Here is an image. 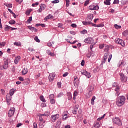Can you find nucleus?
<instances>
[{
    "label": "nucleus",
    "mask_w": 128,
    "mask_h": 128,
    "mask_svg": "<svg viewBox=\"0 0 128 128\" xmlns=\"http://www.w3.org/2000/svg\"><path fill=\"white\" fill-rule=\"evenodd\" d=\"M91 56H92V52H88L86 54L87 58H90Z\"/></svg>",
    "instance_id": "nucleus-47"
},
{
    "label": "nucleus",
    "mask_w": 128,
    "mask_h": 128,
    "mask_svg": "<svg viewBox=\"0 0 128 128\" xmlns=\"http://www.w3.org/2000/svg\"><path fill=\"white\" fill-rule=\"evenodd\" d=\"M84 42H86V44H94V39L90 37H88V38H86L84 40Z\"/></svg>",
    "instance_id": "nucleus-9"
},
{
    "label": "nucleus",
    "mask_w": 128,
    "mask_h": 128,
    "mask_svg": "<svg viewBox=\"0 0 128 128\" xmlns=\"http://www.w3.org/2000/svg\"><path fill=\"white\" fill-rule=\"evenodd\" d=\"M58 28H62V23H59L58 24Z\"/></svg>",
    "instance_id": "nucleus-62"
},
{
    "label": "nucleus",
    "mask_w": 128,
    "mask_h": 128,
    "mask_svg": "<svg viewBox=\"0 0 128 128\" xmlns=\"http://www.w3.org/2000/svg\"><path fill=\"white\" fill-rule=\"evenodd\" d=\"M6 100L8 106H10V100H12V96L10 94H7L6 96Z\"/></svg>",
    "instance_id": "nucleus-12"
},
{
    "label": "nucleus",
    "mask_w": 128,
    "mask_h": 128,
    "mask_svg": "<svg viewBox=\"0 0 128 128\" xmlns=\"http://www.w3.org/2000/svg\"><path fill=\"white\" fill-rule=\"evenodd\" d=\"M112 55L110 54L108 58V62H110V60H112Z\"/></svg>",
    "instance_id": "nucleus-48"
},
{
    "label": "nucleus",
    "mask_w": 128,
    "mask_h": 128,
    "mask_svg": "<svg viewBox=\"0 0 128 128\" xmlns=\"http://www.w3.org/2000/svg\"><path fill=\"white\" fill-rule=\"evenodd\" d=\"M94 88L92 85H90L87 88V90L88 92L87 93V96L88 98H90L92 96V91L94 90Z\"/></svg>",
    "instance_id": "nucleus-2"
},
{
    "label": "nucleus",
    "mask_w": 128,
    "mask_h": 128,
    "mask_svg": "<svg viewBox=\"0 0 128 128\" xmlns=\"http://www.w3.org/2000/svg\"><path fill=\"white\" fill-rule=\"evenodd\" d=\"M20 56H18L15 58V60H14V64H18V62H20Z\"/></svg>",
    "instance_id": "nucleus-14"
},
{
    "label": "nucleus",
    "mask_w": 128,
    "mask_h": 128,
    "mask_svg": "<svg viewBox=\"0 0 128 128\" xmlns=\"http://www.w3.org/2000/svg\"><path fill=\"white\" fill-rule=\"evenodd\" d=\"M24 84H26V86H28L30 82V79L28 78H27L25 79L24 81Z\"/></svg>",
    "instance_id": "nucleus-22"
},
{
    "label": "nucleus",
    "mask_w": 128,
    "mask_h": 128,
    "mask_svg": "<svg viewBox=\"0 0 128 128\" xmlns=\"http://www.w3.org/2000/svg\"><path fill=\"white\" fill-rule=\"evenodd\" d=\"M90 4V0H86L85 1L84 6H86Z\"/></svg>",
    "instance_id": "nucleus-38"
},
{
    "label": "nucleus",
    "mask_w": 128,
    "mask_h": 128,
    "mask_svg": "<svg viewBox=\"0 0 128 128\" xmlns=\"http://www.w3.org/2000/svg\"><path fill=\"white\" fill-rule=\"evenodd\" d=\"M14 90L12 89L11 90H10V96H14Z\"/></svg>",
    "instance_id": "nucleus-34"
},
{
    "label": "nucleus",
    "mask_w": 128,
    "mask_h": 128,
    "mask_svg": "<svg viewBox=\"0 0 128 128\" xmlns=\"http://www.w3.org/2000/svg\"><path fill=\"white\" fill-rule=\"evenodd\" d=\"M78 112V108H76L73 110V114H76V112Z\"/></svg>",
    "instance_id": "nucleus-46"
},
{
    "label": "nucleus",
    "mask_w": 128,
    "mask_h": 128,
    "mask_svg": "<svg viewBox=\"0 0 128 128\" xmlns=\"http://www.w3.org/2000/svg\"><path fill=\"white\" fill-rule=\"evenodd\" d=\"M82 24L84 26H88V24H92V22L89 21H82Z\"/></svg>",
    "instance_id": "nucleus-18"
},
{
    "label": "nucleus",
    "mask_w": 128,
    "mask_h": 128,
    "mask_svg": "<svg viewBox=\"0 0 128 128\" xmlns=\"http://www.w3.org/2000/svg\"><path fill=\"white\" fill-rule=\"evenodd\" d=\"M50 104H56V100H54V99H52L51 100H50Z\"/></svg>",
    "instance_id": "nucleus-44"
},
{
    "label": "nucleus",
    "mask_w": 128,
    "mask_h": 128,
    "mask_svg": "<svg viewBox=\"0 0 128 128\" xmlns=\"http://www.w3.org/2000/svg\"><path fill=\"white\" fill-rule=\"evenodd\" d=\"M0 46H6V42H0Z\"/></svg>",
    "instance_id": "nucleus-56"
},
{
    "label": "nucleus",
    "mask_w": 128,
    "mask_h": 128,
    "mask_svg": "<svg viewBox=\"0 0 128 128\" xmlns=\"http://www.w3.org/2000/svg\"><path fill=\"white\" fill-rule=\"evenodd\" d=\"M28 68H24L22 70V74H23V76H24V74H28Z\"/></svg>",
    "instance_id": "nucleus-23"
},
{
    "label": "nucleus",
    "mask_w": 128,
    "mask_h": 128,
    "mask_svg": "<svg viewBox=\"0 0 128 128\" xmlns=\"http://www.w3.org/2000/svg\"><path fill=\"white\" fill-rule=\"evenodd\" d=\"M8 68V60H6V61H4V63L3 64V68L4 70H6Z\"/></svg>",
    "instance_id": "nucleus-13"
},
{
    "label": "nucleus",
    "mask_w": 128,
    "mask_h": 128,
    "mask_svg": "<svg viewBox=\"0 0 128 128\" xmlns=\"http://www.w3.org/2000/svg\"><path fill=\"white\" fill-rule=\"evenodd\" d=\"M88 8L90 10H98L100 7L98 5L94 6L92 4L89 6Z\"/></svg>",
    "instance_id": "nucleus-5"
},
{
    "label": "nucleus",
    "mask_w": 128,
    "mask_h": 128,
    "mask_svg": "<svg viewBox=\"0 0 128 128\" xmlns=\"http://www.w3.org/2000/svg\"><path fill=\"white\" fill-rule=\"evenodd\" d=\"M32 20V17L30 16L29 18L27 20L28 23V24H30V22Z\"/></svg>",
    "instance_id": "nucleus-37"
},
{
    "label": "nucleus",
    "mask_w": 128,
    "mask_h": 128,
    "mask_svg": "<svg viewBox=\"0 0 128 128\" xmlns=\"http://www.w3.org/2000/svg\"><path fill=\"white\" fill-rule=\"evenodd\" d=\"M68 118V114H63L62 120H66Z\"/></svg>",
    "instance_id": "nucleus-20"
},
{
    "label": "nucleus",
    "mask_w": 128,
    "mask_h": 128,
    "mask_svg": "<svg viewBox=\"0 0 128 128\" xmlns=\"http://www.w3.org/2000/svg\"><path fill=\"white\" fill-rule=\"evenodd\" d=\"M62 96H64V93L61 92L57 95V98H62Z\"/></svg>",
    "instance_id": "nucleus-40"
},
{
    "label": "nucleus",
    "mask_w": 128,
    "mask_h": 128,
    "mask_svg": "<svg viewBox=\"0 0 128 128\" xmlns=\"http://www.w3.org/2000/svg\"><path fill=\"white\" fill-rule=\"evenodd\" d=\"M114 27L115 28H116V30H118V28H122V26H118V24H115L114 25Z\"/></svg>",
    "instance_id": "nucleus-30"
},
{
    "label": "nucleus",
    "mask_w": 128,
    "mask_h": 128,
    "mask_svg": "<svg viewBox=\"0 0 128 128\" xmlns=\"http://www.w3.org/2000/svg\"><path fill=\"white\" fill-rule=\"evenodd\" d=\"M92 18H94V14H88L86 17L87 22H92Z\"/></svg>",
    "instance_id": "nucleus-11"
},
{
    "label": "nucleus",
    "mask_w": 128,
    "mask_h": 128,
    "mask_svg": "<svg viewBox=\"0 0 128 128\" xmlns=\"http://www.w3.org/2000/svg\"><path fill=\"white\" fill-rule=\"evenodd\" d=\"M48 78L50 82H52V80H54V74H50Z\"/></svg>",
    "instance_id": "nucleus-15"
},
{
    "label": "nucleus",
    "mask_w": 128,
    "mask_h": 128,
    "mask_svg": "<svg viewBox=\"0 0 128 128\" xmlns=\"http://www.w3.org/2000/svg\"><path fill=\"white\" fill-rule=\"evenodd\" d=\"M115 90L116 92H120V87L118 86H116V88H115Z\"/></svg>",
    "instance_id": "nucleus-60"
},
{
    "label": "nucleus",
    "mask_w": 128,
    "mask_h": 128,
    "mask_svg": "<svg viewBox=\"0 0 128 128\" xmlns=\"http://www.w3.org/2000/svg\"><path fill=\"white\" fill-rule=\"evenodd\" d=\"M40 8H42V10H44V8H46V4H42L41 5H40Z\"/></svg>",
    "instance_id": "nucleus-41"
},
{
    "label": "nucleus",
    "mask_w": 128,
    "mask_h": 128,
    "mask_svg": "<svg viewBox=\"0 0 128 128\" xmlns=\"http://www.w3.org/2000/svg\"><path fill=\"white\" fill-rule=\"evenodd\" d=\"M18 80H20V82H24V78H22V76H19Z\"/></svg>",
    "instance_id": "nucleus-58"
},
{
    "label": "nucleus",
    "mask_w": 128,
    "mask_h": 128,
    "mask_svg": "<svg viewBox=\"0 0 128 128\" xmlns=\"http://www.w3.org/2000/svg\"><path fill=\"white\" fill-rule=\"evenodd\" d=\"M52 4H58L60 2V0H54L52 2Z\"/></svg>",
    "instance_id": "nucleus-54"
},
{
    "label": "nucleus",
    "mask_w": 128,
    "mask_h": 128,
    "mask_svg": "<svg viewBox=\"0 0 128 128\" xmlns=\"http://www.w3.org/2000/svg\"><path fill=\"white\" fill-rule=\"evenodd\" d=\"M67 96H68V100H72V94L70 92L67 93Z\"/></svg>",
    "instance_id": "nucleus-28"
},
{
    "label": "nucleus",
    "mask_w": 128,
    "mask_h": 128,
    "mask_svg": "<svg viewBox=\"0 0 128 128\" xmlns=\"http://www.w3.org/2000/svg\"><path fill=\"white\" fill-rule=\"evenodd\" d=\"M8 24H15L16 20H10V21H9Z\"/></svg>",
    "instance_id": "nucleus-27"
},
{
    "label": "nucleus",
    "mask_w": 128,
    "mask_h": 128,
    "mask_svg": "<svg viewBox=\"0 0 128 128\" xmlns=\"http://www.w3.org/2000/svg\"><path fill=\"white\" fill-rule=\"evenodd\" d=\"M49 114H46V113H44V114H40V116H48Z\"/></svg>",
    "instance_id": "nucleus-49"
},
{
    "label": "nucleus",
    "mask_w": 128,
    "mask_h": 128,
    "mask_svg": "<svg viewBox=\"0 0 128 128\" xmlns=\"http://www.w3.org/2000/svg\"><path fill=\"white\" fill-rule=\"evenodd\" d=\"M34 40L36 42H40V39H38V36H36L34 38Z\"/></svg>",
    "instance_id": "nucleus-33"
},
{
    "label": "nucleus",
    "mask_w": 128,
    "mask_h": 128,
    "mask_svg": "<svg viewBox=\"0 0 128 128\" xmlns=\"http://www.w3.org/2000/svg\"><path fill=\"white\" fill-rule=\"evenodd\" d=\"M45 122H46V121L39 122V127L40 128H42L44 126V124H45Z\"/></svg>",
    "instance_id": "nucleus-21"
},
{
    "label": "nucleus",
    "mask_w": 128,
    "mask_h": 128,
    "mask_svg": "<svg viewBox=\"0 0 128 128\" xmlns=\"http://www.w3.org/2000/svg\"><path fill=\"white\" fill-rule=\"evenodd\" d=\"M16 112V108H10V110L8 111V116L9 118H12L14 114V112Z\"/></svg>",
    "instance_id": "nucleus-6"
},
{
    "label": "nucleus",
    "mask_w": 128,
    "mask_h": 128,
    "mask_svg": "<svg viewBox=\"0 0 128 128\" xmlns=\"http://www.w3.org/2000/svg\"><path fill=\"white\" fill-rule=\"evenodd\" d=\"M120 1L118 0H114V4H118Z\"/></svg>",
    "instance_id": "nucleus-43"
},
{
    "label": "nucleus",
    "mask_w": 128,
    "mask_h": 128,
    "mask_svg": "<svg viewBox=\"0 0 128 128\" xmlns=\"http://www.w3.org/2000/svg\"><path fill=\"white\" fill-rule=\"evenodd\" d=\"M14 44V46H22V44H18V42H15Z\"/></svg>",
    "instance_id": "nucleus-32"
},
{
    "label": "nucleus",
    "mask_w": 128,
    "mask_h": 128,
    "mask_svg": "<svg viewBox=\"0 0 128 128\" xmlns=\"http://www.w3.org/2000/svg\"><path fill=\"white\" fill-rule=\"evenodd\" d=\"M58 116L59 115L58 114L52 115L50 118L52 122H56V120L58 118Z\"/></svg>",
    "instance_id": "nucleus-10"
},
{
    "label": "nucleus",
    "mask_w": 128,
    "mask_h": 128,
    "mask_svg": "<svg viewBox=\"0 0 128 128\" xmlns=\"http://www.w3.org/2000/svg\"><path fill=\"white\" fill-rule=\"evenodd\" d=\"M81 66H84V60H82L81 62Z\"/></svg>",
    "instance_id": "nucleus-63"
},
{
    "label": "nucleus",
    "mask_w": 128,
    "mask_h": 128,
    "mask_svg": "<svg viewBox=\"0 0 128 128\" xmlns=\"http://www.w3.org/2000/svg\"><path fill=\"white\" fill-rule=\"evenodd\" d=\"M112 122L114 124H118L119 126H122V121H120V120L118 118L116 117L115 118H112Z\"/></svg>",
    "instance_id": "nucleus-4"
},
{
    "label": "nucleus",
    "mask_w": 128,
    "mask_h": 128,
    "mask_svg": "<svg viewBox=\"0 0 128 128\" xmlns=\"http://www.w3.org/2000/svg\"><path fill=\"white\" fill-rule=\"evenodd\" d=\"M115 42L120 44L122 48H124V46H126V43H124V41L120 38H116L115 39Z\"/></svg>",
    "instance_id": "nucleus-3"
},
{
    "label": "nucleus",
    "mask_w": 128,
    "mask_h": 128,
    "mask_svg": "<svg viewBox=\"0 0 128 128\" xmlns=\"http://www.w3.org/2000/svg\"><path fill=\"white\" fill-rule=\"evenodd\" d=\"M33 126L34 128H38V124L36 122H34Z\"/></svg>",
    "instance_id": "nucleus-55"
},
{
    "label": "nucleus",
    "mask_w": 128,
    "mask_h": 128,
    "mask_svg": "<svg viewBox=\"0 0 128 128\" xmlns=\"http://www.w3.org/2000/svg\"><path fill=\"white\" fill-rule=\"evenodd\" d=\"M28 50H30V52H34V49L31 48H28Z\"/></svg>",
    "instance_id": "nucleus-59"
},
{
    "label": "nucleus",
    "mask_w": 128,
    "mask_h": 128,
    "mask_svg": "<svg viewBox=\"0 0 128 128\" xmlns=\"http://www.w3.org/2000/svg\"><path fill=\"white\" fill-rule=\"evenodd\" d=\"M38 6V2H36L32 4V6Z\"/></svg>",
    "instance_id": "nucleus-57"
},
{
    "label": "nucleus",
    "mask_w": 128,
    "mask_h": 128,
    "mask_svg": "<svg viewBox=\"0 0 128 128\" xmlns=\"http://www.w3.org/2000/svg\"><path fill=\"white\" fill-rule=\"evenodd\" d=\"M49 56H56V54H54V53L50 52Z\"/></svg>",
    "instance_id": "nucleus-61"
},
{
    "label": "nucleus",
    "mask_w": 128,
    "mask_h": 128,
    "mask_svg": "<svg viewBox=\"0 0 128 128\" xmlns=\"http://www.w3.org/2000/svg\"><path fill=\"white\" fill-rule=\"evenodd\" d=\"M4 6H7V8H12V4H4Z\"/></svg>",
    "instance_id": "nucleus-31"
},
{
    "label": "nucleus",
    "mask_w": 128,
    "mask_h": 128,
    "mask_svg": "<svg viewBox=\"0 0 128 128\" xmlns=\"http://www.w3.org/2000/svg\"><path fill=\"white\" fill-rule=\"evenodd\" d=\"M39 120L40 122H45L44 120V118H42V117L40 116H39Z\"/></svg>",
    "instance_id": "nucleus-51"
},
{
    "label": "nucleus",
    "mask_w": 128,
    "mask_h": 128,
    "mask_svg": "<svg viewBox=\"0 0 128 128\" xmlns=\"http://www.w3.org/2000/svg\"><path fill=\"white\" fill-rule=\"evenodd\" d=\"M104 26V25L102 24H97V28H102Z\"/></svg>",
    "instance_id": "nucleus-53"
},
{
    "label": "nucleus",
    "mask_w": 128,
    "mask_h": 128,
    "mask_svg": "<svg viewBox=\"0 0 128 128\" xmlns=\"http://www.w3.org/2000/svg\"><path fill=\"white\" fill-rule=\"evenodd\" d=\"M122 34L123 36H128V30H126L124 32H123Z\"/></svg>",
    "instance_id": "nucleus-26"
},
{
    "label": "nucleus",
    "mask_w": 128,
    "mask_h": 128,
    "mask_svg": "<svg viewBox=\"0 0 128 128\" xmlns=\"http://www.w3.org/2000/svg\"><path fill=\"white\" fill-rule=\"evenodd\" d=\"M104 4H106V6H110V0H106V1L104 2Z\"/></svg>",
    "instance_id": "nucleus-24"
},
{
    "label": "nucleus",
    "mask_w": 128,
    "mask_h": 128,
    "mask_svg": "<svg viewBox=\"0 0 128 128\" xmlns=\"http://www.w3.org/2000/svg\"><path fill=\"white\" fill-rule=\"evenodd\" d=\"M120 80L122 82H126L128 80V78H126V76L124 74L120 73Z\"/></svg>",
    "instance_id": "nucleus-8"
},
{
    "label": "nucleus",
    "mask_w": 128,
    "mask_h": 128,
    "mask_svg": "<svg viewBox=\"0 0 128 128\" xmlns=\"http://www.w3.org/2000/svg\"><path fill=\"white\" fill-rule=\"evenodd\" d=\"M71 26L72 28H76V24H71Z\"/></svg>",
    "instance_id": "nucleus-64"
},
{
    "label": "nucleus",
    "mask_w": 128,
    "mask_h": 128,
    "mask_svg": "<svg viewBox=\"0 0 128 128\" xmlns=\"http://www.w3.org/2000/svg\"><path fill=\"white\" fill-rule=\"evenodd\" d=\"M11 28H12L11 26L6 25V27L4 28V30L6 32H8V30H10Z\"/></svg>",
    "instance_id": "nucleus-29"
},
{
    "label": "nucleus",
    "mask_w": 128,
    "mask_h": 128,
    "mask_svg": "<svg viewBox=\"0 0 128 128\" xmlns=\"http://www.w3.org/2000/svg\"><path fill=\"white\" fill-rule=\"evenodd\" d=\"M62 124V122L60 120H58L56 122V128H60V124Z\"/></svg>",
    "instance_id": "nucleus-19"
},
{
    "label": "nucleus",
    "mask_w": 128,
    "mask_h": 128,
    "mask_svg": "<svg viewBox=\"0 0 128 128\" xmlns=\"http://www.w3.org/2000/svg\"><path fill=\"white\" fill-rule=\"evenodd\" d=\"M32 32H38V29H36L34 27H32Z\"/></svg>",
    "instance_id": "nucleus-52"
},
{
    "label": "nucleus",
    "mask_w": 128,
    "mask_h": 128,
    "mask_svg": "<svg viewBox=\"0 0 128 128\" xmlns=\"http://www.w3.org/2000/svg\"><path fill=\"white\" fill-rule=\"evenodd\" d=\"M100 122H94V126L92 128H100Z\"/></svg>",
    "instance_id": "nucleus-16"
},
{
    "label": "nucleus",
    "mask_w": 128,
    "mask_h": 128,
    "mask_svg": "<svg viewBox=\"0 0 128 128\" xmlns=\"http://www.w3.org/2000/svg\"><path fill=\"white\" fill-rule=\"evenodd\" d=\"M32 10H27L26 12V16H30V14Z\"/></svg>",
    "instance_id": "nucleus-36"
},
{
    "label": "nucleus",
    "mask_w": 128,
    "mask_h": 128,
    "mask_svg": "<svg viewBox=\"0 0 128 128\" xmlns=\"http://www.w3.org/2000/svg\"><path fill=\"white\" fill-rule=\"evenodd\" d=\"M66 6H70V0H66Z\"/></svg>",
    "instance_id": "nucleus-50"
},
{
    "label": "nucleus",
    "mask_w": 128,
    "mask_h": 128,
    "mask_svg": "<svg viewBox=\"0 0 128 128\" xmlns=\"http://www.w3.org/2000/svg\"><path fill=\"white\" fill-rule=\"evenodd\" d=\"M88 32V31L86 30H84L80 32V34H86Z\"/></svg>",
    "instance_id": "nucleus-42"
},
{
    "label": "nucleus",
    "mask_w": 128,
    "mask_h": 128,
    "mask_svg": "<svg viewBox=\"0 0 128 128\" xmlns=\"http://www.w3.org/2000/svg\"><path fill=\"white\" fill-rule=\"evenodd\" d=\"M81 74H83V76H85L88 78H90L91 76L90 74L84 70L81 71Z\"/></svg>",
    "instance_id": "nucleus-7"
},
{
    "label": "nucleus",
    "mask_w": 128,
    "mask_h": 128,
    "mask_svg": "<svg viewBox=\"0 0 128 128\" xmlns=\"http://www.w3.org/2000/svg\"><path fill=\"white\" fill-rule=\"evenodd\" d=\"M94 100H96V96H94L91 99V104H92V106H94Z\"/></svg>",
    "instance_id": "nucleus-25"
},
{
    "label": "nucleus",
    "mask_w": 128,
    "mask_h": 128,
    "mask_svg": "<svg viewBox=\"0 0 128 128\" xmlns=\"http://www.w3.org/2000/svg\"><path fill=\"white\" fill-rule=\"evenodd\" d=\"M108 53H106L104 54V62H106V60H108Z\"/></svg>",
    "instance_id": "nucleus-17"
},
{
    "label": "nucleus",
    "mask_w": 128,
    "mask_h": 128,
    "mask_svg": "<svg viewBox=\"0 0 128 128\" xmlns=\"http://www.w3.org/2000/svg\"><path fill=\"white\" fill-rule=\"evenodd\" d=\"M54 94H50L49 96L50 100H54Z\"/></svg>",
    "instance_id": "nucleus-39"
},
{
    "label": "nucleus",
    "mask_w": 128,
    "mask_h": 128,
    "mask_svg": "<svg viewBox=\"0 0 128 128\" xmlns=\"http://www.w3.org/2000/svg\"><path fill=\"white\" fill-rule=\"evenodd\" d=\"M126 102V96H120L118 98L116 104L118 106H122Z\"/></svg>",
    "instance_id": "nucleus-1"
},
{
    "label": "nucleus",
    "mask_w": 128,
    "mask_h": 128,
    "mask_svg": "<svg viewBox=\"0 0 128 128\" xmlns=\"http://www.w3.org/2000/svg\"><path fill=\"white\" fill-rule=\"evenodd\" d=\"M40 100L43 102H46V99H44V96H40Z\"/></svg>",
    "instance_id": "nucleus-35"
},
{
    "label": "nucleus",
    "mask_w": 128,
    "mask_h": 128,
    "mask_svg": "<svg viewBox=\"0 0 128 128\" xmlns=\"http://www.w3.org/2000/svg\"><path fill=\"white\" fill-rule=\"evenodd\" d=\"M57 86L58 88H62V83H60V82H58L57 83Z\"/></svg>",
    "instance_id": "nucleus-45"
}]
</instances>
